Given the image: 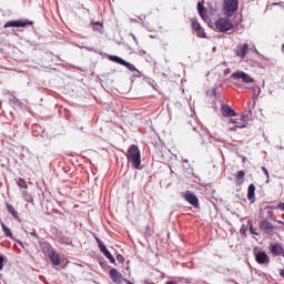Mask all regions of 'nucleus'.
<instances>
[{"mask_svg": "<svg viewBox=\"0 0 284 284\" xmlns=\"http://www.w3.org/2000/svg\"><path fill=\"white\" fill-rule=\"evenodd\" d=\"M126 159L131 163L133 170H141V150L136 144H132L126 153Z\"/></svg>", "mask_w": 284, "mask_h": 284, "instance_id": "f257e3e1", "label": "nucleus"}, {"mask_svg": "<svg viewBox=\"0 0 284 284\" xmlns=\"http://www.w3.org/2000/svg\"><path fill=\"white\" fill-rule=\"evenodd\" d=\"M239 10V0H223V12L225 17H234Z\"/></svg>", "mask_w": 284, "mask_h": 284, "instance_id": "f03ea898", "label": "nucleus"}, {"mask_svg": "<svg viewBox=\"0 0 284 284\" xmlns=\"http://www.w3.org/2000/svg\"><path fill=\"white\" fill-rule=\"evenodd\" d=\"M215 28L219 32H230V30H234V22L227 18H220L215 23Z\"/></svg>", "mask_w": 284, "mask_h": 284, "instance_id": "7ed1b4c3", "label": "nucleus"}, {"mask_svg": "<svg viewBox=\"0 0 284 284\" xmlns=\"http://www.w3.org/2000/svg\"><path fill=\"white\" fill-rule=\"evenodd\" d=\"M28 26H34V21L28 19L11 20L4 24V28H28Z\"/></svg>", "mask_w": 284, "mask_h": 284, "instance_id": "20e7f679", "label": "nucleus"}, {"mask_svg": "<svg viewBox=\"0 0 284 284\" xmlns=\"http://www.w3.org/2000/svg\"><path fill=\"white\" fill-rule=\"evenodd\" d=\"M231 79H234L235 81H242V83H254V78L250 77V74L243 72V71H236L231 74Z\"/></svg>", "mask_w": 284, "mask_h": 284, "instance_id": "39448f33", "label": "nucleus"}, {"mask_svg": "<svg viewBox=\"0 0 284 284\" xmlns=\"http://www.w3.org/2000/svg\"><path fill=\"white\" fill-rule=\"evenodd\" d=\"M109 61H113V63H119V65H124V68H128V70H130L131 72H138L134 64L123 60L119 55H109Z\"/></svg>", "mask_w": 284, "mask_h": 284, "instance_id": "423d86ee", "label": "nucleus"}, {"mask_svg": "<svg viewBox=\"0 0 284 284\" xmlns=\"http://www.w3.org/2000/svg\"><path fill=\"white\" fill-rule=\"evenodd\" d=\"M250 53V44L247 43H240L234 49V54L239 57V59H245L247 54Z\"/></svg>", "mask_w": 284, "mask_h": 284, "instance_id": "0eeeda50", "label": "nucleus"}, {"mask_svg": "<svg viewBox=\"0 0 284 284\" xmlns=\"http://www.w3.org/2000/svg\"><path fill=\"white\" fill-rule=\"evenodd\" d=\"M268 252L274 256H282L284 258V247L281 242L271 243L268 245Z\"/></svg>", "mask_w": 284, "mask_h": 284, "instance_id": "6e6552de", "label": "nucleus"}, {"mask_svg": "<svg viewBox=\"0 0 284 284\" xmlns=\"http://www.w3.org/2000/svg\"><path fill=\"white\" fill-rule=\"evenodd\" d=\"M47 247H48L47 254H48L49 261H51L53 265H61V257L57 253V251L52 248L50 244H47Z\"/></svg>", "mask_w": 284, "mask_h": 284, "instance_id": "1a4fd4ad", "label": "nucleus"}, {"mask_svg": "<svg viewBox=\"0 0 284 284\" xmlns=\"http://www.w3.org/2000/svg\"><path fill=\"white\" fill-rule=\"evenodd\" d=\"M184 201H186V203H190V205H193V207H200L199 197L196 196V194L192 193V191H186L184 193Z\"/></svg>", "mask_w": 284, "mask_h": 284, "instance_id": "9d476101", "label": "nucleus"}, {"mask_svg": "<svg viewBox=\"0 0 284 284\" xmlns=\"http://www.w3.org/2000/svg\"><path fill=\"white\" fill-rule=\"evenodd\" d=\"M260 230L265 234H272V232H274V224L267 220H263L260 222Z\"/></svg>", "mask_w": 284, "mask_h": 284, "instance_id": "9b49d317", "label": "nucleus"}, {"mask_svg": "<svg viewBox=\"0 0 284 284\" xmlns=\"http://www.w3.org/2000/svg\"><path fill=\"white\" fill-rule=\"evenodd\" d=\"M109 276L111 281L115 284H121L123 281V275L120 272H118L116 268H111L109 272Z\"/></svg>", "mask_w": 284, "mask_h": 284, "instance_id": "f8f14e48", "label": "nucleus"}, {"mask_svg": "<svg viewBox=\"0 0 284 284\" xmlns=\"http://www.w3.org/2000/svg\"><path fill=\"white\" fill-rule=\"evenodd\" d=\"M255 261L260 265H265V263H270V256H267V253L258 251L255 253Z\"/></svg>", "mask_w": 284, "mask_h": 284, "instance_id": "ddd939ff", "label": "nucleus"}, {"mask_svg": "<svg viewBox=\"0 0 284 284\" xmlns=\"http://www.w3.org/2000/svg\"><path fill=\"white\" fill-rule=\"evenodd\" d=\"M247 199L251 203L256 201V185L250 184L247 189Z\"/></svg>", "mask_w": 284, "mask_h": 284, "instance_id": "4468645a", "label": "nucleus"}, {"mask_svg": "<svg viewBox=\"0 0 284 284\" xmlns=\"http://www.w3.org/2000/svg\"><path fill=\"white\" fill-rule=\"evenodd\" d=\"M57 241L60 243V245H72V239L65 236L62 233L57 235Z\"/></svg>", "mask_w": 284, "mask_h": 284, "instance_id": "2eb2a0df", "label": "nucleus"}, {"mask_svg": "<svg viewBox=\"0 0 284 284\" xmlns=\"http://www.w3.org/2000/svg\"><path fill=\"white\" fill-rule=\"evenodd\" d=\"M197 11L203 21H207V9H205L201 2H197Z\"/></svg>", "mask_w": 284, "mask_h": 284, "instance_id": "dca6fc26", "label": "nucleus"}, {"mask_svg": "<svg viewBox=\"0 0 284 284\" xmlns=\"http://www.w3.org/2000/svg\"><path fill=\"white\" fill-rule=\"evenodd\" d=\"M222 114L224 116H236V111H234V109H232V106H230V105H223Z\"/></svg>", "mask_w": 284, "mask_h": 284, "instance_id": "f3484780", "label": "nucleus"}, {"mask_svg": "<svg viewBox=\"0 0 284 284\" xmlns=\"http://www.w3.org/2000/svg\"><path fill=\"white\" fill-rule=\"evenodd\" d=\"M227 125H235V128L241 130V129L245 128V118H242L241 121H236L234 119H231L229 121Z\"/></svg>", "mask_w": 284, "mask_h": 284, "instance_id": "a211bd4d", "label": "nucleus"}, {"mask_svg": "<svg viewBox=\"0 0 284 284\" xmlns=\"http://www.w3.org/2000/svg\"><path fill=\"white\" fill-rule=\"evenodd\" d=\"M235 183L236 185H243L245 183V172L244 171H239L236 176H235Z\"/></svg>", "mask_w": 284, "mask_h": 284, "instance_id": "6ab92c4d", "label": "nucleus"}, {"mask_svg": "<svg viewBox=\"0 0 284 284\" xmlns=\"http://www.w3.org/2000/svg\"><path fill=\"white\" fill-rule=\"evenodd\" d=\"M7 210L9 214L13 216V219L19 220V213L17 212V210H14V206H12L11 204H7Z\"/></svg>", "mask_w": 284, "mask_h": 284, "instance_id": "aec40b11", "label": "nucleus"}, {"mask_svg": "<svg viewBox=\"0 0 284 284\" xmlns=\"http://www.w3.org/2000/svg\"><path fill=\"white\" fill-rule=\"evenodd\" d=\"M0 225L2 227L3 234L9 239H12V231L8 226H6L3 222H0Z\"/></svg>", "mask_w": 284, "mask_h": 284, "instance_id": "412c9836", "label": "nucleus"}, {"mask_svg": "<svg viewBox=\"0 0 284 284\" xmlns=\"http://www.w3.org/2000/svg\"><path fill=\"white\" fill-rule=\"evenodd\" d=\"M92 28L95 32H103V22H92Z\"/></svg>", "mask_w": 284, "mask_h": 284, "instance_id": "4be33fe9", "label": "nucleus"}, {"mask_svg": "<svg viewBox=\"0 0 284 284\" xmlns=\"http://www.w3.org/2000/svg\"><path fill=\"white\" fill-rule=\"evenodd\" d=\"M195 32H196V37H199V39H207V34L205 33V29H203V27L197 29V31H195Z\"/></svg>", "mask_w": 284, "mask_h": 284, "instance_id": "5701e85b", "label": "nucleus"}, {"mask_svg": "<svg viewBox=\"0 0 284 284\" xmlns=\"http://www.w3.org/2000/svg\"><path fill=\"white\" fill-rule=\"evenodd\" d=\"M17 184L19 185V187H22L23 190H28V182H26L23 178H20Z\"/></svg>", "mask_w": 284, "mask_h": 284, "instance_id": "b1692460", "label": "nucleus"}, {"mask_svg": "<svg viewBox=\"0 0 284 284\" xmlns=\"http://www.w3.org/2000/svg\"><path fill=\"white\" fill-rule=\"evenodd\" d=\"M192 29L196 32L197 30H200V28H203L201 27V23H199L195 19H192Z\"/></svg>", "mask_w": 284, "mask_h": 284, "instance_id": "393cba45", "label": "nucleus"}, {"mask_svg": "<svg viewBox=\"0 0 284 284\" xmlns=\"http://www.w3.org/2000/svg\"><path fill=\"white\" fill-rule=\"evenodd\" d=\"M104 256L110 261V263H116V260H114V256L112 255V253H110V251H106L104 253Z\"/></svg>", "mask_w": 284, "mask_h": 284, "instance_id": "a878e982", "label": "nucleus"}, {"mask_svg": "<svg viewBox=\"0 0 284 284\" xmlns=\"http://www.w3.org/2000/svg\"><path fill=\"white\" fill-rule=\"evenodd\" d=\"M22 196L24 200L28 201V203H30L32 201V195H30V193L28 191H22Z\"/></svg>", "mask_w": 284, "mask_h": 284, "instance_id": "bb28decb", "label": "nucleus"}, {"mask_svg": "<svg viewBox=\"0 0 284 284\" xmlns=\"http://www.w3.org/2000/svg\"><path fill=\"white\" fill-rule=\"evenodd\" d=\"M271 210H281V212H284V203L280 202L277 206H272Z\"/></svg>", "mask_w": 284, "mask_h": 284, "instance_id": "cd10ccee", "label": "nucleus"}, {"mask_svg": "<svg viewBox=\"0 0 284 284\" xmlns=\"http://www.w3.org/2000/svg\"><path fill=\"white\" fill-rule=\"evenodd\" d=\"M99 250H100V252H102V254H105L106 252H109L108 247L105 246V244H100L99 245Z\"/></svg>", "mask_w": 284, "mask_h": 284, "instance_id": "c85d7f7f", "label": "nucleus"}, {"mask_svg": "<svg viewBox=\"0 0 284 284\" xmlns=\"http://www.w3.org/2000/svg\"><path fill=\"white\" fill-rule=\"evenodd\" d=\"M99 250H100V252H102V254H105L106 252H109L108 247L105 246V244H100L99 245Z\"/></svg>", "mask_w": 284, "mask_h": 284, "instance_id": "c756f323", "label": "nucleus"}, {"mask_svg": "<svg viewBox=\"0 0 284 284\" xmlns=\"http://www.w3.org/2000/svg\"><path fill=\"white\" fill-rule=\"evenodd\" d=\"M99 250H100V252H102V254H105L106 252H109L108 247L105 246V244H100L99 245Z\"/></svg>", "mask_w": 284, "mask_h": 284, "instance_id": "7c9ffc66", "label": "nucleus"}, {"mask_svg": "<svg viewBox=\"0 0 284 284\" xmlns=\"http://www.w3.org/2000/svg\"><path fill=\"white\" fill-rule=\"evenodd\" d=\"M236 130H239V128L236 126V124H230V125H229V132H236Z\"/></svg>", "mask_w": 284, "mask_h": 284, "instance_id": "2f4dec72", "label": "nucleus"}, {"mask_svg": "<svg viewBox=\"0 0 284 284\" xmlns=\"http://www.w3.org/2000/svg\"><path fill=\"white\" fill-rule=\"evenodd\" d=\"M250 232H251V234L258 236V232H256V229H254L252 225H250Z\"/></svg>", "mask_w": 284, "mask_h": 284, "instance_id": "473e14b6", "label": "nucleus"}, {"mask_svg": "<svg viewBox=\"0 0 284 284\" xmlns=\"http://www.w3.org/2000/svg\"><path fill=\"white\" fill-rule=\"evenodd\" d=\"M262 172H264L265 176L270 179V172H267V169L265 166L261 168Z\"/></svg>", "mask_w": 284, "mask_h": 284, "instance_id": "72a5a7b5", "label": "nucleus"}, {"mask_svg": "<svg viewBox=\"0 0 284 284\" xmlns=\"http://www.w3.org/2000/svg\"><path fill=\"white\" fill-rule=\"evenodd\" d=\"M271 221H276L277 223H280V225H284V222L276 220L274 215H271Z\"/></svg>", "mask_w": 284, "mask_h": 284, "instance_id": "f704fd0d", "label": "nucleus"}, {"mask_svg": "<svg viewBox=\"0 0 284 284\" xmlns=\"http://www.w3.org/2000/svg\"><path fill=\"white\" fill-rule=\"evenodd\" d=\"M3 261H4L3 256H0V271L3 270Z\"/></svg>", "mask_w": 284, "mask_h": 284, "instance_id": "c9c22d12", "label": "nucleus"}, {"mask_svg": "<svg viewBox=\"0 0 284 284\" xmlns=\"http://www.w3.org/2000/svg\"><path fill=\"white\" fill-rule=\"evenodd\" d=\"M95 241H97L98 245H103V241H101V239L95 236Z\"/></svg>", "mask_w": 284, "mask_h": 284, "instance_id": "e433bc0d", "label": "nucleus"}, {"mask_svg": "<svg viewBox=\"0 0 284 284\" xmlns=\"http://www.w3.org/2000/svg\"><path fill=\"white\" fill-rule=\"evenodd\" d=\"M280 276L284 278V268L280 270Z\"/></svg>", "mask_w": 284, "mask_h": 284, "instance_id": "4c0bfd02", "label": "nucleus"}, {"mask_svg": "<svg viewBox=\"0 0 284 284\" xmlns=\"http://www.w3.org/2000/svg\"><path fill=\"white\" fill-rule=\"evenodd\" d=\"M165 284H176L174 281H168Z\"/></svg>", "mask_w": 284, "mask_h": 284, "instance_id": "58836bf2", "label": "nucleus"}]
</instances>
